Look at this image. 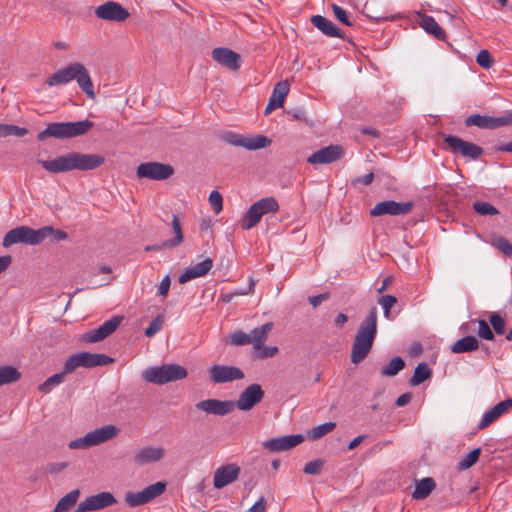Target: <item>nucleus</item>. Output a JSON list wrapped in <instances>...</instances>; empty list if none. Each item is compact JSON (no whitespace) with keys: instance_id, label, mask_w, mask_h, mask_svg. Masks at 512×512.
Returning <instances> with one entry per match:
<instances>
[{"instance_id":"nucleus-9","label":"nucleus","mask_w":512,"mask_h":512,"mask_svg":"<svg viewBox=\"0 0 512 512\" xmlns=\"http://www.w3.org/2000/svg\"><path fill=\"white\" fill-rule=\"evenodd\" d=\"M166 489V482H156L145 487L138 492H128L125 495V502L130 507L144 505L158 496L162 495Z\"/></svg>"},{"instance_id":"nucleus-27","label":"nucleus","mask_w":512,"mask_h":512,"mask_svg":"<svg viewBox=\"0 0 512 512\" xmlns=\"http://www.w3.org/2000/svg\"><path fill=\"white\" fill-rule=\"evenodd\" d=\"M505 122L503 117H489L481 116L478 114L470 115L465 119L466 126H476L479 128L493 129L500 126H504Z\"/></svg>"},{"instance_id":"nucleus-53","label":"nucleus","mask_w":512,"mask_h":512,"mask_svg":"<svg viewBox=\"0 0 512 512\" xmlns=\"http://www.w3.org/2000/svg\"><path fill=\"white\" fill-rule=\"evenodd\" d=\"M231 343L234 345H246L251 344L249 333L243 331H236L231 335Z\"/></svg>"},{"instance_id":"nucleus-26","label":"nucleus","mask_w":512,"mask_h":512,"mask_svg":"<svg viewBox=\"0 0 512 512\" xmlns=\"http://www.w3.org/2000/svg\"><path fill=\"white\" fill-rule=\"evenodd\" d=\"M512 408V398L497 403L491 409L486 411L478 424V429H484L492 422L498 419L501 415Z\"/></svg>"},{"instance_id":"nucleus-19","label":"nucleus","mask_w":512,"mask_h":512,"mask_svg":"<svg viewBox=\"0 0 512 512\" xmlns=\"http://www.w3.org/2000/svg\"><path fill=\"white\" fill-rule=\"evenodd\" d=\"M196 409L206 414L225 416L234 409V403L229 400L206 399L195 405Z\"/></svg>"},{"instance_id":"nucleus-34","label":"nucleus","mask_w":512,"mask_h":512,"mask_svg":"<svg viewBox=\"0 0 512 512\" xmlns=\"http://www.w3.org/2000/svg\"><path fill=\"white\" fill-rule=\"evenodd\" d=\"M79 496L80 491L78 489L71 490L58 501L54 512H68L76 504Z\"/></svg>"},{"instance_id":"nucleus-35","label":"nucleus","mask_w":512,"mask_h":512,"mask_svg":"<svg viewBox=\"0 0 512 512\" xmlns=\"http://www.w3.org/2000/svg\"><path fill=\"white\" fill-rule=\"evenodd\" d=\"M171 226H172L173 232L175 234V237L171 240H167V241L163 242L162 246L164 248L177 247V246L181 245L184 240L180 222L176 215L172 216Z\"/></svg>"},{"instance_id":"nucleus-10","label":"nucleus","mask_w":512,"mask_h":512,"mask_svg":"<svg viewBox=\"0 0 512 512\" xmlns=\"http://www.w3.org/2000/svg\"><path fill=\"white\" fill-rule=\"evenodd\" d=\"M174 174V168L169 164L160 162H146L137 167L136 175L138 178L150 179L155 181L166 180Z\"/></svg>"},{"instance_id":"nucleus-31","label":"nucleus","mask_w":512,"mask_h":512,"mask_svg":"<svg viewBox=\"0 0 512 512\" xmlns=\"http://www.w3.org/2000/svg\"><path fill=\"white\" fill-rule=\"evenodd\" d=\"M435 481L430 478H423L416 482L412 497L416 500L425 499L435 489Z\"/></svg>"},{"instance_id":"nucleus-52","label":"nucleus","mask_w":512,"mask_h":512,"mask_svg":"<svg viewBox=\"0 0 512 512\" xmlns=\"http://www.w3.org/2000/svg\"><path fill=\"white\" fill-rule=\"evenodd\" d=\"M476 62L483 68H490L493 64V59L487 50H481L476 57Z\"/></svg>"},{"instance_id":"nucleus-7","label":"nucleus","mask_w":512,"mask_h":512,"mask_svg":"<svg viewBox=\"0 0 512 512\" xmlns=\"http://www.w3.org/2000/svg\"><path fill=\"white\" fill-rule=\"evenodd\" d=\"M279 210V204L274 197L261 198L253 203L247 210L241 226L244 230L252 229L261 218L268 213H275Z\"/></svg>"},{"instance_id":"nucleus-22","label":"nucleus","mask_w":512,"mask_h":512,"mask_svg":"<svg viewBox=\"0 0 512 512\" xmlns=\"http://www.w3.org/2000/svg\"><path fill=\"white\" fill-rule=\"evenodd\" d=\"M240 474V467L236 464H228L221 466L214 472L213 485L216 489L223 487L236 481Z\"/></svg>"},{"instance_id":"nucleus-54","label":"nucleus","mask_w":512,"mask_h":512,"mask_svg":"<svg viewBox=\"0 0 512 512\" xmlns=\"http://www.w3.org/2000/svg\"><path fill=\"white\" fill-rule=\"evenodd\" d=\"M323 462L321 460H313L308 462L304 467V473L309 475H317L321 472Z\"/></svg>"},{"instance_id":"nucleus-47","label":"nucleus","mask_w":512,"mask_h":512,"mask_svg":"<svg viewBox=\"0 0 512 512\" xmlns=\"http://www.w3.org/2000/svg\"><path fill=\"white\" fill-rule=\"evenodd\" d=\"M478 336L482 339L492 341L494 339V333L491 330L487 321L479 319L478 321Z\"/></svg>"},{"instance_id":"nucleus-18","label":"nucleus","mask_w":512,"mask_h":512,"mask_svg":"<svg viewBox=\"0 0 512 512\" xmlns=\"http://www.w3.org/2000/svg\"><path fill=\"white\" fill-rule=\"evenodd\" d=\"M123 317L114 316L109 320L105 321L98 328L92 329L86 332L82 336V340L87 343H95L101 341L111 335L120 325Z\"/></svg>"},{"instance_id":"nucleus-32","label":"nucleus","mask_w":512,"mask_h":512,"mask_svg":"<svg viewBox=\"0 0 512 512\" xmlns=\"http://www.w3.org/2000/svg\"><path fill=\"white\" fill-rule=\"evenodd\" d=\"M479 348V342L474 336H465L457 340L452 346L453 353L472 352Z\"/></svg>"},{"instance_id":"nucleus-6","label":"nucleus","mask_w":512,"mask_h":512,"mask_svg":"<svg viewBox=\"0 0 512 512\" xmlns=\"http://www.w3.org/2000/svg\"><path fill=\"white\" fill-rule=\"evenodd\" d=\"M119 433L120 429L117 426L113 424L105 425L88 432L83 437L71 440L68 443V448L71 450H85L112 440Z\"/></svg>"},{"instance_id":"nucleus-37","label":"nucleus","mask_w":512,"mask_h":512,"mask_svg":"<svg viewBox=\"0 0 512 512\" xmlns=\"http://www.w3.org/2000/svg\"><path fill=\"white\" fill-rule=\"evenodd\" d=\"M431 370L426 363H420L414 370V374L410 379V384L412 386H418L423 383L425 380L430 378Z\"/></svg>"},{"instance_id":"nucleus-50","label":"nucleus","mask_w":512,"mask_h":512,"mask_svg":"<svg viewBox=\"0 0 512 512\" xmlns=\"http://www.w3.org/2000/svg\"><path fill=\"white\" fill-rule=\"evenodd\" d=\"M257 357L261 359L270 358L277 354L278 348L276 346H265L264 343L259 345L258 348H254Z\"/></svg>"},{"instance_id":"nucleus-14","label":"nucleus","mask_w":512,"mask_h":512,"mask_svg":"<svg viewBox=\"0 0 512 512\" xmlns=\"http://www.w3.org/2000/svg\"><path fill=\"white\" fill-rule=\"evenodd\" d=\"M444 142L449 146L453 153H459L472 160L478 159L483 154V149L471 142L462 140L454 135H446Z\"/></svg>"},{"instance_id":"nucleus-13","label":"nucleus","mask_w":512,"mask_h":512,"mask_svg":"<svg viewBox=\"0 0 512 512\" xmlns=\"http://www.w3.org/2000/svg\"><path fill=\"white\" fill-rule=\"evenodd\" d=\"M116 503L117 500L114 495L110 492L104 491L85 498L78 504L75 512L97 511L112 506Z\"/></svg>"},{"instance_id":"nucleus-41","label":"nucleus","mask_w":512,"mask_h":512,"mask_svg":"<svg viewBox=\"0 0 512 512\" xmlns=\"http://www.w3.org/2000/svg\"><path fill=\"white\" fill-rule=\"evenodd\" d=\"M66 375L67 374L64 371L52 375L39 386V391L42 393H49L53 387L58 386L64 382Z\"/></svg>"},{"instance_id":"nucleus-2","label":"nucleus","mask_w":512,"mask_h":512,"mask_svg":"<svg viewBox=\"0 0 512 512\" xmlns=\"http://www.w3.org/2000/svg\"><path fill=\"white\" fill-rule=\"evenodd\" d=\"M377 333V309L373 307L360 324L352 345L351 362L358 364L369 354Z\"/></svg>"},{"instance_id":"nucleus-23","label":"nucleus","mask_w":512,"mask_h":512,"mask_svg":"<svg viewBox=\"0 0 512 512\" xmlns=\"http://www.w3.org/2000/svg\"><path fill=\"white\" fill-rule=\"evenodd\" d=\"M342 155L343 149L340 145H329L311 154L307 161L310 164H329L340 159Z\"/></svg>"},{"instance_id":"nucleus-51","label":"nucleus","mask_w":512,"mask_h":512,"mask_svg":"<svg viewBox=\"0 0 512 512\" xmlns=\"http://www.w3.org/2000/svg\"><path fill=\"white\" fill-rule=\"evenodd\" d=\"M79 367H82V366H81L80 358L77 353V354L70 356L66 360V362L64 363L63 371L66 374H70V373L74 372Z\"/></svg>"},{"instance_id":"nucleus-56","label":"nucleus","mask_w":512,"mask_h":512,"mask_svg":"<svg viewBox=\"0 0 512 512\" xmlns=\"http://www.w3.org/2000/svg\"><path fill=\"white\" fill-rule=\"evenodd\" d=\"M199 278L196 273L194 272L193 268L190 266L187 269H185L179 276V283L185 284L193 279Z\"/></svg>"},{"instance_id":"nucleus-12","label":"nucleus","mask_w":512,"mask_h":512,"mask_svg":"<svg viewBox=\"0 0 512 512\" xmlns=\"http://www.w3.org/2000/svg\"><path fill=\"white\" fill-rule=\"evenodd\" d=\"M166 455V450L160 445L143 446L132 454V461L136 466L142 467L160 462Z\"/></svg>"},{"instance_id":"nucleus-43","label":"nucleus","mask_w":512,"mask_h":512,"mask_svg":"<svg viewBox=\"0 0 512 512\" xmlns=\"http://www.w3.org/2000/svg\"><path fill=\"white\" fill-rule=\"evenodd\" d=\"M490 244L503 253L506 257H512V244L504 237H495Z\"/></svg>"},{"instance_id":"nucleus-40","label":"nucleus","mask_w":512,"mask_h":512,"mask_svg":"<svg viewBox=\"0 0 512 512\" xmlns=\"http://www.w3.org/2000/svg\"><path fill=\"white\" fill-rule=\"evenodd\" d=\"M405 367V362L401 357L393 358L386 366L381 370V375L386 377H392L398 374Z\"/></svg>"},{"instance_id":"nucleus-46","label":"nucleus","mask_w":512,"mask_h":512,"mask_svg":"<svg viewBox=\"0 0 512 512\" xmlns=\"http://www.w3.org/2000/svg\"><path fill=\"white\" fill-rule=\"evenodd\" d=\"M198 277H203L212 269L213 260L210 258L204 259L202 262L191 266Z\"/></svg>"},{"instance_id":"nucleus-17","label":"nucleus","mask_w":512,"mask_h":512,"mask_svg":"<svg viewBox=\"0 0 512 512\" xmlns=\"http://www.w3.org/2000/svg\"><path fill=\"white\" fill-rule=\"evenodd\" d=\"M94 13L99 19L113 22H122L129 17L127 9L115 1H106L99 5Z\"/></svg>"},{"instance_id":"nucleus-36","label":"nucleus","mask_w":512,"mask_h":512,"mask_svg":"<svg viewBox=\"0 0 512 512\" xmlns=\"http://www.w3.org/2000/svg\"><path fill=\"white\" fill-rule=\"evenodd\" d=\"M289 92V84L287 81L278 82L270 96L272 102H274L278 107H282L285 101V98Z\"/></svg>"},{"instance_id":"nucleus-33","label":"nucleus","mask_w":512,"mask_h":512,"mask_svg":"<svg viewBox=\"0 0 512 512\" xmlns=\"http://www.w3.org/2000/svg\"><path fill=\"white\" fill-rule=\"evenodd\" d=\"M273 329V323H265L260 327L254 328L250 333L251 344L254 348H258L259 345L263 344L268 337V334Z\"/></svg>"},{"instance_id":"nucleus-61","label":"nucleus","mask_w":512,"mask_h":512,"mask_svg":"<svg viewBox=\"0 0 512 512\" xmlns=\"http://www.w3.org/2000/svg\"><path fill=\"white\" fill-rule=\"evenodd\" d=\"M328 297H329L328 293H323V294H319V295H316V296H311V297H309V303L313 307H317L318 305L321 304L322 301L328 299Z\"/></svg>"},{"instance_id":"nucleus-49","label":"nucleus","mask_w":512,"mask_h":512,"mask_svg":"<svg viewBox=\"0 0 512 512\" xmlns=\"http://www.w3.org/2000/svg\"><path fill=\"white\" fill-rule=\"evenodd\" d=\"M209 203L216 214L220 213L223 209V198L218 191H212L209 195Z\"/></svg>"},{"instance_id":"nucleus-20","label":"nucleus","mask_w":512,"mask_h":512,"mask_svg":"<svg viewBox=\"0 0 512 512\" xmlns=\"http://www.w3.org/2000/svg\"><path fill=\"white\" fill-rule=\"evenodd\" d=\"M73 170L88 171L94 170L104 164L105 159L99 154H85L71 152Z\"/></svg>"},{"instance_id":"nucleus-38","label":"nucleus","mask_w":512,"mask_h":512,"mask_svg":"<svg viewBox=\"0 0 512 512\" xmlns=\"http://www.w3.org/2000/svg\"><path fill=\"white\" fill-rule=\"evenodd\" d=\"M20 378V373L13 366L0 367V386L16 382Z\"/></svg>"},{"instance_id":"nucleus-5","label":"nucleus","mask_w":512,"mask_h":512,"mask_svg":"<svg viewBox=\"0 0 512 512\" xmlns=\"http://www.w3.org/2000/svg\"><path fill=\"white\" fill-rule=\"evenodd\" d=\"M188 375L187 369L179 364H163L153 366L142 373V379L148 383L164 385L169 382L182 380Z\"/></svg>"},{"instance_id":"nucleus-4","label":"nucleus","mask_w":512,"mask_h":512,"mask_svg":"<svg viewBox=\"0 0 512 512\" xmlns=\"http://www.w3.org/2000/svg\"><path fill=\"white\" fill-rule=\"evenodd\" d=\"M53 232L54 229L52 226H45L36 230L28 226H19L5 234L2 245L6 248L17 243L38 245Z\"/></svg>"},{"instance_id":"nucleus-15","label":"nucleus","mask_w":512,"mask_h":512,"mask_svg":"<svg viewBox=\"0 0 512 512\" xmlns=\"http://www.w3.org/2000/svg\"><path fill=\"white\" fill-rule=\"evenodd\" d=\"M264 398V391L259 384L248 385L238 396L234 407L241 411H249Z\"/></svg>"},{"instance_id":"nucleus-60","label":"nucleus","mask_w":512,"mask_h":512,"mask_svg":"<svg viewBox=\"0 0 512 512\" xmlns=\"http://www.w3.org/2000/svg\"><path fill=\"white\" fill-rule=\"evenodd\" d=\"M266 511V501L264 497H260L258 501H256L247 512H265Z\"/></svg>"},{"instance_id":"nucleus-63","label":"nucleus","mask_w":512,"mask_h":512,"mask_svg":"<svg viewBox=\"0 0 512 512\" xmlns=\"http://www.w3.org/2000/svg\"><path fill=\"white\" fill-rule=\"evenodd\" d=\"M412 395L410 393H404L400 395L396 400V405L399 407L405 406L410 402Z\"/></svg>"},{"instance_id":"nucleus-58","label":"nucleus","mask_w":512,"mask_h":512,"mask_svg":"<svg viewBox=\"0 0 512 512\" xmlns=\"http://www.w3.org/2000/svg\"><path fill=\"white\" fill-rule=\"evenodd\" d=\"M170 284H171L170 277H169V275H166L162 279V281L158 287V295H160L162 297H166L169 292Z\"/></svg>"},{"instance_id":"nucleus-21","label":"nucleus","mask_w":512,"mask_h":512,"mask_svg":"<svg viewBox=\"0 0 512 512\" xmlns=\"http://www.w3.org/2000/svg\"><path fill=\"white\" fill-rule=\"evenodd\" d=\"M304 441L301 434L286 435L268 439L262 443V446L272 452H280L292 449Z\"/></svg>"},{"instance_id":"nucleus-48","label":"nucleus","mask_w":512,"mask_h":512,"mask_svg":"<svg viewBox=\"0 0 512 512\" xmlns=\"http://www.w3.org/2000/svg\"><path fill=\"white\" fill-rule=\"evenodd\" d=\"M163 326V318L162 316L158 315L155 317L149 324V326L145 330V336L147 337H153L155 334H157Z\"/></svg>"},{"instance_id":"nucleus-42","label":"nucleus","mask_w":512,"mask_h":512,"mask_svg":"<svg viewBox=\"0 0 512 512\" xmlns=\"http://www.w3.org/2000/svg\"><path fill=\"white\" fill-rule=\"evenodd\" d=\"M480 454V448L473 449L461 459V461L458 463V468L460 470L469 469L478 461Z\"/></svg>"},{"instance_id":"nucleus-29","label":"nucleus","mask_w":512,"mask_h":512,"mask_svg":"<svg viewBox=\"0 0 512 512\" xmlns=\"http://www.w3.org/2000/svg\"><path fill=\"white\" fill-rule=\"evenodd\" d=\"M80 358L81 366L85 368H92L96 366L106 365L113 361L112 358L104 354H96L90 352L78 353Z\"/></svg>"},{"instance_id":"nucleus-39","label":"nucleus","mask_w":512,"mask_h":512,"mask_svg":"<svg viewBox=\"0 0 512 512\" xmlns=\"http://www.w3.org/2000/svg\"><path fill=\"white\" fill-rule=\"evenodd\" d=\"M335 427L336 424L334 422H326L320 424L318 426L313 427L311 430L307 432V438L310 440H317L323 437L324 435L330 433Z\"/></svg>"},{"instance_id":"nucleus-16","label":"nucleus","mask_w":512,"mask_h":512,"mask_svg":"<svg viewBox=\"0 0 512 512\" xmlns=\"http://www.w3.org/2000/svg\"><path fill=\"white\" fill-rule=\"evenodd\" d=\"M412 208V202H396L393 200H386L377 203L374 208L371 209L370 214L374 217L383 215L400 216L410 213Z\"/></svg>"},{"instance_id":"nucleus-8","label":"nucleus","mask_w":512,"mask_h":512,"mask_svg":"<svg viewBox=\"0 0 512 512\" xmlns=\"http://www.w3.org/2000/svg\"><path fill=\"white\" fill-rule=\"evenodd\" d=\"M221 139L231 146L242 147L249 151L264 149L272 143V140L264 135H242L233 131L223 132Z\"/></svg>"},{"instance_id":"nucleus-59","label":"nucleus","mask_w":512,"mask_h":512,"mask_svg":"<svg viewBox=\"0 0 512 512\" xmlns=\"http://www.w3.org/2000/svg\"><path fill=\"white\" fill-rule=\"evenodd\" d=\"M255 280L251 277L249 279V286L245 289H236L234 292V296H244V295H249V294H252L254 292V287H255Z\"/></svg>"},{"instance_id":"nucleus-25","label":"nucleus","mask_w":512,"mask_h":512,"mask_svg":"<svg viewBox=\"0 0 512 512\" xmlns=\"http://www.w3.org/2000/svg\"><path fill=\"white\" fill-rule=\"evenodd\" d=\"M46 171L57 174L72 171L71 152L50 160H37Z\"/></svg>"},{"instance_id":"nucleus-24","label":"nucleus","mask_w":512,"mask_h":512,"mask_svg":"<svg viewBox=\"0 0 512 512\" xmlns=\"http://www.w3.org/2000/svg\"><path fill=\"white\" fill-rule=\"evenodd\" d=\"M211 55L215 62L230 70L235 71L240 67V55L229 48H215Z\"/></svg>"},{"instance_id":"nucleus-55","label":"nucleus","mask_w":512,"mask_h":512,"mask_svg":"<svg viewBox=\"0 0 512 512\" xmlns=\"http://www.w3.org/2000/svg\"><path fill=\"white\" fill-rule=\"evenodd\" d=\"M332 10H333V13L335 15V17L341 22L343 23L344 25L346 26H351V22L348 18V15H347V12L345 9H343L342 7L336 5V4H333L332 5Z\"/></svg>"},{"instance_id":"nucleus-30","label":"nucleus","mask_w":512,"mask_h":512,"mask_svg":"<svg viewBox=\"0 0 512 512\" xmlns=\"http://www.w3.org/2000/svg\"><path fill=\"white\" fill-rule=\"evenodd\" d=\"M420 26L429 34L439 40H443L446 36L445 31L438 25L432 16L421 15Z\"/></svg>"},{"instance_id":"nucleus-45","label":"nucleus","mask_w":512,"mask_h":512,"mask_svg":"<svg viewBox=\"0 0 512 512\" xmlns=\"http://www.w3.org/2000/svg\"><path fill=\"white\" fill-rule=\"evenodd\" d=\"M473 208L481 216L498 214V210L488 202H475Z\"/></svg>"},{"instance_id":"nucleus-64","label":"nucleus","mask_w":512,"mask_h":512,"mask_svg":"<svg viewBox=\"0 0 512 512\" xmlns=\"http://www.w3.org/2000/svg\"><path fill=\"white\" fill-rule=\"evenodd\" d=\"M27 134V129L23 127H18L16 125H12L10 135H14L17 137H23Z\"/></svg>"},{"instance_id":"nucleus-28","label":"nucleus","mask_w":512,"mask_h":512,"mask_svg":"<svg viewBox=\"0 0 512 512\" xmlns=\"http://www.w3.org/2000/svg\"><path fill=\"white\" fill-rule=\"evenodd\" d=\"M311 22L317 29L329 37L343 38L344 36L340 29H338L331 20L321 15L313 16L311 18Z\"/></svg>"},{"instance_id":"nucleus-44","label":"nucleus","mask_w":512,"mask_h":512,"mask_svg":"<svg viewBox=\"0 0 512 512\" xmlns=\"http://www.w3.org/2000/svg\"><path fill=\"white\" fill-rule=\"evenodd\" d=\"M489 322L498 335L505 332V319L497 312H492L489 316Z\"/></svg>"},{"instance_id":"nucleus-57","label":"nucleus","mask_w":512,"mask_h":512,"mask_svg":"<svg viewBox=\"0 0 512 512\" xmlns=\"http://www.w3.org/2000/svg\"><path fill=\"white\" fill-rule=\"evenodd\" d=\"M396 302V297L392 295H384L378 300V303L381 305L383 309H391Z\"/></svg>"},{"instance_id":"nucleus-1","label":"nucleus","mask_w":512,"mask_h":512,"mask_svg":"<svg viewBox=\"0 0 512 512\" xmlns=\"http://www.w3.org/2000/svg\"><path fill=\"white\" fill-rule=\"evenodd\" d=\"M75 80L87 97L94 99V85L88 69L80 62H72L69 65L58 69L46 80L48 86L67 84Z\"/></svg>"},{"instance_id":"nucleus-3","label":"nucleus","mask_w":512,"mask_h":512,"mask_svg":"<svg viewBox=\"0 0 512 512\" xmlns=\"http://www.w3.org/2000/svg\"><path fill=\"white\" fill-rule=\"evenodd\" d=\"M93 122L85 119L75 122H53L49 123L46 128L41 131L37 138L43 141L47 138L68 139L86 134L92 127Z\"/></svg>"},{"instance_id":"nucleus-11","label":"nucleus","mask_w":512,"mask_h":512,"mask_svg":"<svg viewBox=\"0 0 512 512\" xmlns=\"http://www.w3.org/2000/svg\"><path fill=\"white\" fill-rule=\"evenodd\" d=\"M210 381L214 384H223L245 377L244 372L236 366L214 364L208 369Z\"/></svg>"},{"instance_id":"nucleus-62","label":"nucleus","mask_w":512,"mask_h":512,"mask_svg":"<svg viewBox=\"0 0 512 512\" xmlns=\"http://www.w3.org/2000/svg\"><path fill=\"white\" fill-rule=\"evenodd\" d=\"M12 262L10 255L0 256V274L4 272Z\"/></svg>"}]
</instances>
